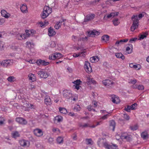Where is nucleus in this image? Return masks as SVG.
<instances>
[{
  "instance_id": "obj_36",
  "label": "nucleus",
  "mask_w": 149,
  "mask_h": 149,
  "mask_svg": "<svg viewBox=\"0 0 149 149\" xmlns=\"http://www.w3.org/2000/svg\"><path fill=\"white\" fill-rule=\"evenodd\" d=\"M6 120L3 117H0V126H2L5 124Z\"/></svg>"
},
{
  "instance_id": "obj_28",
  "label": "nucleus",
  "mask_w": 149,
  "mask_h": 149,
  "mask_svg": "<svg viewBox=\"0 0 149 149\" xmlns=\"http://www.w3.org/2000/svg\"><path fill=\"white\" fill-rule=\"evenodd\" d=\"M110 128H112L113 131H114L115 126V123L114 120H112L110 121Z\"/></svg>"
},
{
  "instance_id": "obj_16",
  "label": "nucleus",
  "mask_w": 149,
  "mask_h": 149,
  "mask_svg": "<svg viewBox=\"0 0 149 149\" xmlns=\"http://www.w3.org/2000/svg\"><path fill=\"white\" fill-rule=\"evenodd\" d=\"M25 35L24 34L17 33L16 35V38L18 40H22L24 39H25Z\"/></svg>"
},
{
  "instance_id": "obj_52",
  "label": "nucleus",
  "mask_w": 149,
  "mask_h": 149,
  "mask_svg": "<svg viewBox=\"0 0 149 149\" xmlns=\"http://www.w3.org/2000/svg\"><path fill=\"white\" fill-rule=\"evenodd\" d=\"M27 46H28L29 48H30L32 47V43L29 41H27L26 42Z\"/></svg>"
},
{
  "instance_id": "obj_57",
  "label": "nucleus",
  "mask_w": 149,
  "mask_h": 149,
  "mask_svg": "<svg viewBox=\"0 0 149 149\" xmlns=\"http://www.w3.org/2000/svg\"><path fill=\"white\" fill-rule=\"evenodd\" d=\"M5 22V19L3 18H0V25H2Z\"/></svg>"
},
{
  "instance_id": "obj_24",
  "label": "nucleus",
  "mask_w": 149,
  "mask_h": 149,
  "mask_svg": "<svg viewBox=\"0 0 149 149\" xmlns=\"http://www.w3.org/2000/svg\"><path fill=\"white\" fill-rule=\"evenodd\" d=\"M85 52L83 51L82 52H79L78 54H73V56L74 57H77L79 56L84 57L85 56Z\"/></svg>"
},
{
  "instance_id": "obj_34",
  "label": "nucleus",
  "mask_w": 149,
  "mask_h": 149,
  "mask_svg": "<svg viewBox=\"0 0 149 149\" xmlns=\"http://www.w3.org/2000/svg\"><path fill=\"white\" fill-rule=\"evenodd\" d=\"M109 36L108 35H104L102 37V40L107 42L109 40Z\"/></svg>"
},
{
  "instance_id": "obj_13",
  "label": "nucleus",
  "mask_w": 149,
  "mask_h": 149,
  "mask_svg": "<svg viewBox=\"0 0 149 149\" xmlns=\"http://www.w3.org/2000/svg\"><path fill=\"white\" fill-rule=\"evenodd\" d=\"M36 63L38 65H47L49 64V62H46L45 61L41 59L38 60L37 61Z\"/></svg>"
},
{
  "instance_id": "obj_51",
  "label": "nucleus",
  "mask_w": 149,
  "mask_h": 149,
  "mask_svg": "<svg viewBox=\"0 0 149 149\" xmlns=\"http://www.w3.org/2000/svg\"><path fill=\"white\" fill-rule=\"evenodd\" d=\"M56 119L57 120L58 122H59L62 121V118L61 116H57L56 117Z\"/></svg>"
},
{
  "instance_id": "obj_49",
  "label": "nucleus",
  "mask_w": 149,
  "mask_h": 149,
  "mask_svg": "<svg viewBox=\"0 0 149 149\" xmlns=\"http://www.w3.org/2000/svg\"><path fill=\"white\" fill-rule=\"evenodd\" d=\"M134 68L136 69L137 70H139L141 68V66L139 64L134 65Z\"/></svg>"
},
{
  "instance_id": "obj_59",
  "label": "nucleus",
  "mask_w": 149,
  "mask_h": 149,
  "mask_svg": "<svg viewBox=\"0 0 149 149\" xmlns=\"http://www.w3.org/2000/svg\"><path fill=\"white\" fill-rule=\"evenodd\" d=\"M123 42L122 40H117L115 44L117 46H118V44H122Z\"/></svg>"
},
{
  "instance_id": "obj_35",
  "label": "nucleus",
  "mask_w": 149,
  "mask_h": 149,
  "mask_svg": "<svg viewBox=\"0 0 149 149\" xmlns=\"http://www.w3.org/2000/svg\"><path fill=\"white\" fill-rule=\"evenodd\" d=\"M50 14H48V13H47L44 11H43L41 15V17L43 19H45Z\"/></svg>"
},
{
  "instance_id": "obj_5",
  "label": "nucleus",
  "mask_w": 149,
  "mask_h": 149,
  "mask_svg": "<svg viewBox=\"0 0 149 149\" xmlns=\"http://www.w3.org/2000/svg\"><path fill=\"white\" fill-rule=\"evenodd\" d=\"M121 137L122 139H125L127 141H130L132 139V136L127 133H123Z\"/></svg>"
},
{
  "instance_id": "obj_42",
  "label": "nucleus",
  "mask_w": 149,
  "mask_h": 149,
  "mask_svg": "<svg viewBox=\"0 0 149 149\" xmlns=\"http://www.w3.org/2000/svg\"><path fill=\"white\" fill-rule=\"evenodd\" d=\"M137 105V104L136 103H135L134 104H133L132 105L130 106L131 107V109L135 110L136 109Z\"/></svg>"
},
{
  "instance_id": "obj_20",
  "label": "nucleus",
  "mask_w": 149,
  "mask_h": 149,
  "mask_svg": "<svg viewBox=\"0 0 149 149\" xmlns=\"http://www.w3.org/2000/svg\"><path fill=\"white\" fill-rule=\"evenodd\" d=\"M48 30V35L49 36H52L56 34V32L51 27L49 28Z\"/></svg>"
},
{
  "instance_id": "obj_14",
  "label": "nucleus",
  "mask_w": 149,
  "mask_h": 149,
  "mask_svg": "<svg viewBox=\"0 0 149 149\" xmlns=\"http://www.w3.org/2000/svg\"><path fill=\"white\" fill-rule=\"evenodd\" d=\"M95 17L94 14H92L87 15L84 19V22H88L93 19Z\"/></svg>"
},
{
  "instance_id": "obj_17",
  "label": "nucleus",
  "mask_w": 149,
  "mask_h": 149,
  "mask_svg": "<svg viewBox=\"0 0 149 149\" xmlns=\"http://www.w3.org/2000/svg\"><path fill=\"white\" fill-rule=\"evenodd\" d=\"M38 74L39 75H40L41 77L42 78H46L48 76L47 73L42 71H40L38 72Z\"/></svg>"
},
{
  "instance_id": "obj_3",
  "label": "nucleus",
  "mask_w": 149,
  "mask_h": 149,
  "mask_svg": "<svg viewBox=\"0 0 149 149\" xmlns=\"http://www.w3.org/2000/svg\"><path fill=\"white\" fill-rule=\"evenodd\" d=\"M102 82L103 84L108 88H112L114 84V83L113 82L109 79L104 80Z\"/></svg>"
},
{
  "instance_id": "obj_30",
  "label": "nucleus",
  "mask_w": 149,
  "mask_h": 149,
  "mask_svg": "<svg viewBox=\"0 0 149 149\" xmlns=\"http://www.w3.org/2000/svg\"><path fill=\"white\" fill-rule=\"evenodd\" d=\"M12 135L13 137L14 138H16L17 137L20 136V134L17 131H15L12 133Z\"/></svg>"
},
{
  "instance_id": "obj_12",
  "label": "nucleus",
  "mask_w": 149,
  "mask_h": 149,
  "mask_svg": "<svg viewBox=\"0 0 149 149\" xmlns=\"http://www.w3.org/2000/svg\"><path fill=\"white\" fill-rule=\"evenodd\" d=\"M26 33H24V35H25V38L26 39L28 37H29L31 35H31L33 36V34H34L36 31L34 30H32V31H29L28 30H26L25 31Z\"/></svg>"
},
{
  "instance_id": "obj_10",
  "label": "nucleus",
  "mask_w": 149,
  "mask_h": 149,
  "mask_svg": "<svg viewBox=\"0 0 149 149\" xmlns=\"http://www.w3.org/2000/svg\"><path fill=\"white\" fill-rule=\"evenodd\" d=\"M111 100L113 103L117 104L119 103L120 102L119 97H116V96L115 95H111Z\"/></svg>"
},
{
  "instance_id": "obj_41",
  "label": "nucleus",
  "mask_w": 149,
  "mask_h": 149,
  "mask_svg": "<svg viewBox=\"0 0 149 149\" xmlns=\"http://www.w3.org/2000/svg\"><path fill=\"white\" fill-rule=\"evenodd\" d=\"M7 80L9 82L14 81L15 80V78L13 76H10L7 78Z\"/></svg>"
},
{
  "instance_id": "obj_46",
  "label": "nucleus",
  "mask_w": 149,
  "mask_h": 149,
  "mask_svg": "<svg viewBox=\"0 0 149 149\" xmlns=\"http://www.w3.org/2000/svg\"><path fill=\"white\" fill-rule=\"evenodd\" d=\"M49 58L50 60H54L56 58H55V56L54 55V53L53 54L50 55L49 56Z\"/></svg>"
},
{
  "instance_id": "obj_15",
  "label": "nucleus",
  "mask_w": 149,
  "mask_h": 149,
  "mask_svg": "<svg viewBox=\"0 0 149 149\" xmlns=\"http://www.w3.org/2000/svg\"><path fill=\"white\" fill-rule=\"evenodd\" d=\"M141 137L143 140H146L149 138V135L147 131H145L142 132L141 134Z\"/></svg>"
},
{
  "instance_id": "obj_62",
  "label": "nucleus",
  "mask_w": 149,
  "mask_h": 149,
  "mask_svg": "<svg viewBox=\"0 0 149 149\" xmlns=\"http://www.w3.org/2000/svg\"><path fill=\"white\" fill-rule=\"evenodd\" d=\"M111 149H117V146L116 144H112L111 145Z\"/></svg>"
},
{
  "instance_id": "obj_2",
  "label": "nucleus",
  "mask_w": 149,
  "mask_h": 149,
  "mask_svg": "<svg viewBox=\"0 0 149 149\" xmlns=\"http://www.w3.org/2000/svg\"><path fill=\"white\" fill-rule=\"evenodd\" d=\"M63 96L64 98L67 100H73L75 101L76 100L75 98H74V95L70 90H65L63 92Z\"/></svg>"
},
{
  "instance_id": "obj_21",
  "label": "nucleus",
  "mask_w": 149,
  "mask_h": 149,
  "mask_svg": "<svg viewBox=\"0 0 149 149\" xmlns=\"http://www.w3.org/2000/svg\"><path fill=\"white\" fill-rule=\"evenodd\" d=\"M65 20L62 19L61 20H60L58 22H57L54 26V28L56 29H58L61 27V23L63 22H64Z\"/></svg>"
},
{
  "instance_id": "obj_44",
  "label": "nucleus",
  "mask_w": 149,
  "mask_h": 149,
  "mask_svg": "<svg viewBox=\"0 0 149 149\" xmlns=\"http://www.w3.org/2000/svg\"><path fill=\"white\" fill-rule=\"evenodd\" d=\"M131 109V107L130 106L127 105V107H125V110L127 112H130Z\"/></svg>"
},
{
  "instance_id": "obj_7",
  "label": "nucleus",
  "mask_w": 149,
  "mask_h": 149,
  "mask_svg": "<svg viewBox=\"0 0 149 149\" xmlns=\"http://www.w3.org/2000/svg\"><path fill=\"white\" fill-rule=\"evenodd\" d=\"M16 121L19 124L25 125L27 124V122L24 118L21 117H17L16 118Z\"/></svg>"
},
{
  "instance_id": "obj_60",
  "label": "nucleus",
  "mask_w": 149,
  "mask_h": 149,
  "mask_svg": "<svg viewBox=\"0 0 149 149\" xmlns=\"http://www.w3.org/2000/svg\"><path fill=\"white\" fill-rule=\"evenodd\" d=\"M39 23L40 24V25L41 27H42L44 26L45 25H47L48 23L47 22H45L44 23L43 22H41Z\"/></svg>"
},
{
  "instance_id": "obj_33",
  "label": "nucleus",
  "mask_w": 149,
  "mask_h": 149,
  "mask_svg": "<svg viewBox=\"0 0 149 149\" xmlns=\"http://www.w3.org/2000/svg\"><path fill=\"white\" fill-rule=\"evenodd\" d=\"M86 144L87 145H92L93 144V141L91 139H85Z\"/></svg>"
},
{
  "instance_id": "obj_58",
  "label": "nucleus",
  "mask_w": 149,
  "mask_h": 149,
  "mask_svg": "<svg viewBox=\"0 0 149 149\" xmlns=\"http://www.w3.org/2000/svg\"><path fill=\"white\" fill-rule=\"evenodd\" d=\"M111 14L112 15V17H114L115 16H117L118 14V12H113L111 13Z\"/></svg>"
},
{
  "instance_id": "obj_27",
  "label": "nucleus",
  "mask_w": 149,
  "mask_h": 149,
  "mask_svg": "<svg viewBox=\"0 0 149 149\" xmlns=\"http://www.w3.org/2000/svg\"><path fill=\"white\" fill-rule=\"evenodd\" d=\"M148 35V32L147 31L143 33L142 34L140 35V36H139V40H141V39H143L144 38H146Z\"/></svg>"
},
{
  "instance_id": "obj_39",
  "label": "nucleus",
  "mask_w": 149,
  "mask_h": 149,
  "mask_svg": "<svg viewBox=\"0 0 149 149\" xmlns=\"http://www.w3.org/2000/svg\"><path fill=\"white\" fill-rule=\"evenodd\" d=\"M113 24L115 26H117L120 23L118 19H116L113 21Z\"/></svg>"
},
{
  "instance_id": "obj_26",
  "label": "nucleus",
  "mask_w": 149,
  "mask_h": 149,
  "mask_svg": "<svg viewBox=\"0 0 149 149\" xmlns=\"http://www.w3.org/2000/svg\"><path fill=\"white\" fill-rule=\"evenodd\" d=\"M115 55L117 58H120L123 60H124L125 58V56L121 53H116L115 54Z\"/></svg>"
},
{
  "instance_id": "obj_9",
  "label": "nucleus",
  "mask_w": 149,
  "mask_h": 149,
  "mask_svg": "<svg viewBox=\"0 0 149 149\" xmlns=\"http://www.w3.org/2000/svg\"><path fill=\"white\" fill-rule=\"evenodd\" d=\"M106 141V139H104L100 138L97 142V145L100 147L102 148L104 147Z\"/></svg>"
},
{
  "instance_id": "obj_6",
  "label": "nucleus",
  "mask_w": 149,
  "mask_h": 149,
  "mask_svg": "<svg viewBox=\"0 0 149 149\" xmlns=\"http://www.w3.org/2000/svg\"><path fill=\"white\" fill-rule=\"evenodd\" d=\"M84 68L86 71L87 72L90 73L91 72V67L88 62L85 61L84 65Z\"/></svg>"
},
{
  "instance_id": "obj_40",
  "label": "nucleus",
  "mask_w": 149,
  "mask_h": 149,
  "mask_svg": "<svg viewBox=\"0 0 149 149\" xmlns=\"http://www.w3.org/2000/svg\"><path fill=\"white\" fill-rule=\"evenodd\" d=\"M130 129L133 131H135L137 130L138 129V126L137 125H134L131 126L130 127Z\"/></svg>"
},
{
  "instance_id": "obj_31",
  "label": "nucleus",
  "mask_w": 149,
  "mask_h": 149,
  "mask_svg": "<svg viewBox=\"0 0 149 149\" xmlns=\"http://www.w3.org/2000/svg\"><path fill=\"white\" fill-rule=\"evenodd\" d=\"M56 59H59L62 57L63 55L59 53H54Z\"/></svg>"
},
{
  "instance_id": "obj_45",
  "label": "nucleus",
  "mask_w": 149,
  "mask_h": 149,
  "mask_svg": "<svg viewBox=\"0 0 149 149\" xmlns=\"http://www.w3.org/2000/svg\"><path fill=\"white\" fill-rule=\"evenodd\" d=\"M74 110H76V111H80L81 107L79 105H77L74 108Z\"/></svg>"
},
{
  "instance_id": "obj_32",
  "label": "nucleus",
  "mask_w": 149,
  "mask_h": 149,
  "mask_svg": "<svg viewBox=\"0 0 149 149\" xmlns=\"http://www.w3.org/2000/svg\"><path fill=\"white\" fill-rule=\"evenodd\" d=\"M59 111L61 113L66 114L67 113V110L64 108L59 107Z\"/></svg>"
},
{
  "instance_id": "obj_22",
  "label": "nucleus",
  "mask_w": 149,
  "mask_h": 149,
  "mask_svg": "<svg viewBox=\"0 0 149 149\" xmlns=\"http://www.w3.org/2000/svg\"><path fill=\"white\" fill-rule=\"evenodd\" d=\"M51 100L49 96H46L45 97V104L47 105H50Z\"/></svg>"
},
{
  "instance_id": "obj_29",
  "label": "nucleus",
  "mask_w": 149,
  "mask_h": 149,
  "mask_svg": "<svg viewBox=\"0 0 149 149\" xmlns=\"http://www.w3.org/2000/svg\"><path fill=\"white\" fill-rule=\"evenodd\" d=\"M100 122H98V123H97V125H92V126H89V125L88 124L85 123L84 124V125H81V126L83 127H91L94 128V127H95V126H96L98 125H100Z\"/></svg>"
},
{
  "instance_id": "obj_43",
  "label": "nucleus",
  "mask_w": 149,
  "mask_h": 149,
  "mask_svg": "<svg viewBox=\"0 0 149 149\" xmlns=\"http://www.w3.org/2000/svg\"><path fill=\"white\" fill-rule=\"evenodd\" d=\"M81 82V81L79 79H77L72 82V83L75 84L74 85L80 84V83Z\"/></svg>"
},
{
  "instance_id": "obj_47",
  "label": "nucleus",
  "mask_w": 149,
  "mask_h": 149,
  "mask_svg": "<svg viewBox=\"0 0 149 149\" xmlns=\"http://www.w3.org/2000/svg\"><path fill=\"white\" fill-rule=\"evenodd\" d=\"M123 117L126 120H128L130 119V117L127 114H124L123 115Z\"/></svg>"
},
{
  "instance_id": "obj_63",
  "label": "nucleus",
  "mask_w": 149,
  "mask_h": 149,
  "mask_svg": "<svg viewBox=\"0 0 149 149\" xmlns=\"http://www.w3.org/2000/svg\"><path fill=\"white\" fill-rule=\"evenodd\" d=\"M136 82V79L133 80H131L130 81L129 83H131L133 84H135Z\"/></svg>"
},
{
  "instance_id": "obj_55",
  "label": "nucleus",
  "mask_w": 149,
  "mask_h": 149,
  "mask_svg": "<svg viewBox=\"0 0 149 149\" xmlns=\"http://www.w3.org/2000/svg\"><path fill=\"white\" fill-rule=\"evenodd\" d=\"M15 50L17 51L19 53L20 52L22 51V49L20 48L19 47H15Z\"/></svg>"
},
{
  "instance_id": "obj_61",
  "label": "nucleus",
  "mask_w": 149,
  "mask_h": 149,
  "mask_svg": "<svg viewBox=\"0 0 149 149\" xmlns=\"http://www.w3.org/2000/svg\"><path fill=\"white\" fill-rule=\"evenodd\" d=\"M54 141L53 139L52 138L50 137L48 139V141L50 144L52 143Z\"/></svg>"
},
{
  "instance_id": "obj_54",
  "label": "nucleus",
  "mask_w": 149,
  "mask_h": 149,
  "mask_svg": "<svg viewBox=\"0 0 149 149\" xmlns=\"http://www.w3.org/2000/svg\"><path fill=\"white\" fill-rule=\"evenodd\" d=\"M90 61L92 63H94L96 61V58L95 56H93L90 58Z\"/></svg>"
},
{
  "instance_id": "obj_18",
  "label": "nucleus",
  "mask_w": 149,
  "mask_h": 149,
  "mask_svg": "<svg viewBox=\"0 0 149 149\" xmlns=\"http://www.w3.org/2000/svg\"><path fill=\"white\" fill-rule=\"evenodd\" d=\"M19 142L21 146H25L29 143V141L24 139H22L19 141Z\"/></svg>"
},
{
  "instance_id": "obj_37",
  "label": "nucleus",
  "mask_w": 149,
  "mask_h": 149,
  "mask_svg": "<svg viewBox=\"0 0 149 149\" xmlns=\"http://www.w3.org/2000/svg\"><path fill=\"white\" fill-rule=\"evenodd\" d=\"M104 147L105 148L107 149H111V145L108 144V143L107 141H106Z\"/></svg>"
},
{
  "instance_id": "obj_8",
  "label": "nucleus",
  "mask_w": 149,
  "mask_h": 149,
  "mask_svg": "<svg viewBox=\"0 0 149 149\" xmlns=\"http://www.w3.org/2000/svg\"><path fill=\"white\" fill-rule=\"evenodd\" d=\"M33 132L34 134L38 137H40L43 135V132L42 131L38 128L35 129Z\"/></svg>"
},
{
  "instance_id": "obj_64",
  "label": "nucleus",
  "mask_w": 149,
  "mask_h": 149,
  "mask_svg": "<svg viewBox=\"0 0 149 149\" xmlns=\"http://www.w3.org/2000/svg\"><path fill=\"white\" fill-rule=\"evenodd\" d=\"M130 48L129 47H127L126 48V50L128 52V54L131 53L132 52V51L130 50Z\"/></svg>"
},
{
  "instance_id": "obj_19",
  "label": "nucleus",
  "mask_w": 149,
  "mask_h": 149,
  "mask_svg": "<svg viewBox=\"0 0 149 149\" xmlns=\"http://www.w3.org/2000/svg\"><path fill=\"white\" fill-rule=\"evenodd\" d=\"M1 13L2 16L7 18H8L9 16L10 15L9 13H7V12L4 10H1Z\"/></svg>"
},
{
  "instance_id": "obj_1",
  "label": "nucleus",
  "mask_w": 149,
  "mask_h": 149,
  "mask_svg": "<svg viewBox=\"0 0 149 149\" xmlns=\"http://www.w3.org/2000/svg\"><path fill=\"white\" fill-rule=\"evenodd\" d=\"M132 20L133 21V24L131 27V30L132 31H134L137 29L139 23V19H138L137 15H134L132 17Z\"/></svg>"
},
{
  "instance_id": "obj_4",
  "label": "nucleus",
  "mask_w": 149,
  "mask_h": 149,
  "mask_svg": "<svg viewBox=\"0 0 149 149\" xmlns=\"http://www.w3.org/2000/svg\"><path fill=\"white\" fill-rule=\"evenodd\" d=\"M13 61L10 60H4L0 63L1 65L4 67H7L13 64Z\"/></svg>"
},
{
  "instance_id": "obj_50",
  "label": "nucleus",
  "mask_w": 149,
  "mask_h": 149,
  "mask_svg": "<svg viewBox=\"0 0 149 149\" xmlns=\"http://www.w3.org/2000/svg\"><path fill=\"white\" fill-rule=\"evenodd\" d=\"M107 16L106 15H105L103 18L104 19H107L108 18H109L112 17L111 13L107 15Z\"/></svg>"
},
{
  "instance_id": "obj_23",
  "label": "nucleus",
  "mask_w": 149,
  "mask_h": 149,
  "mask_svg": "<svg viewBox=\"0 0 149 149\" xmlns=\"http://www.w3.org/2000/svg\"><path fill=\"white\" fill-rule=\"evenodd\" d=\"M43 11L48 14H50L52 12V8L48 6H46L44 8Z\"/></svg>"
},
{
  "instance_id": "obj_11",
  "label": "nucleus",
  "mask_w": 149,
  "mask_h": 149,
  "mask_svg": "<svg viewBox=\"0 0 149 149\" xmlns=\"http://www.w3.org/2000/svg\"><path fill=\"white\" fill-rule=\"evenodd\" d=\"M88 34L89 37H94L95 36H97L100 34V32L95 30L88 32Z\"/></svg>"
},
{
  "instance_id": "obj_25",
  "label": "nucleus",
  "mask_w": 149,
  "mask_h": 149,
  "mask_svg": "<svg viewBox=\"0 0 149 149\" xmlns=\"http://www.w3.org/2000/svg\"><path fill=\"white\" fill-rule=\"evenodd\" d=\"M20 10L21 11L24 13H26L27 11V7L25 5L23 4L20 7Z\"/></svg>"
},
{
  "instance_id": "obj_53",
  "label": "nucleus",
  "mask_w": 149,
  "mask_h": 149,
  "mask_svg": "<svg viewBox=\"0 0 149 149\" xmlns=\"http://www.w3.org/2000/svg\"><path fill=\"white\" fill-rule=\"evenodd\" d=\"M137 88L139 90H142L144 89V87L143 85H139L138 86Z\"/></svg>"
},
{
  "instance_id": "obj_48",
  "label": "nucleus",
  "mask_w": 149,
  "mask_h": 149,
  "mask_svg": "<svg viewBox=\"0 0 149 149\" xmlns=\"http://www.w3.org/2000/svg\"><path fill=\"white\" fill-rule=\"evenodd\" d=\"M110 113H109L104 115L103 116H102L101 118L103 120L106 119L108 117L110 116Z\"/></svg>"
},
{
  "instance_id": "obj_38",
  "label": "nucleus",
  "mask_w": 149,
  "mask_h": 149,
  "mask_svg": "<svg viewBox=\"0 0 149 149\" xmlns=\"http://www.w3.org/2000/svg\"><path fill=\"white\" fill-rule=\"evenodd\" d=\"M56 141L58 143L60 144L63 143V139L62 137L59 136L57 138Z\"/></svg>"
},
{
  "instance_id": "obj_56",
  "label": "nucleus",
  "mask_w": 149,
  "mask_h": 149,
  "mask_svg": "<svg viewBox=\"0 0 149 149\" xmlns=\"http://www.w3.org/2000/svg\"><path fill=\"white\" fill-rule=\"evenodd\" d=\"M137 39L136 38H131L129 41L130 42L132 43L133 42H135Z\"/></svg>"
}]
</instances>
